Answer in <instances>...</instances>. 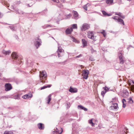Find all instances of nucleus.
<instances>
[{
    "mask_svg": "<svg viewBox=\"0 0 134 134\" xmlns=\"http://www.w3.org/2000/svg\"><path fill=\"white\" fill-rule=\"evenodd\" d=\"M58 56V57H61L63 56L64 53V51L60 46H58V49L57 51Z\"/></svg>",
    "mask_w": 134,
    "mask_h": 134,
    "instance_id": "nucleus-2",
    "label": "nucleus"
},
{
    "mask_svg": "<svg viewBox=\"0 0 134 134\" xmlns=\"http://www.w3.org/2000/svg\"><path fill=\"white\" fill-rule=\"evenodd\" d=\"M120 16L123 19H124L125 18V16L123 15H122V14Z\"/></svg>",
    "mask_w": 134,
    "mask_h": 134,
    "instance_id": "nucleus-43",
    "label": "nucleus"
},
{
    "mask_svg": "<svg viewBox=\"0 0 134 134\" xmlns=\"http://www.w3.org/2000/svg\"><path fill=\"white\" fill-rule=\"evenodd\" d=\"M113 18L115 20H117V21L120 24H122L123 25H124V21L121 19L119 18L118 16H115L113 17Z\"/></svg>",
    "mask_w": 134,
    "mask_h": 134,
    "instance_id": "nucleus-7",
    "label": "nucleus"
},
{
    "mask_svg": "<svg viewBox=\"0 0 134 134\" xmlns=\"http://www.w3.org/2000/svg\"><path fill=\"white\" fill-rule=\"evenodd\" d=\"M13 132L12 131H5L4 134H13Z\"/></svg>",
    "mask_w": 134,
    "mask_h": 134,
    "instance_id": "nucleus-28",
    "label": "nucleus"
},
{
    "mask_svg": "<svg viewBox=\"0 0 134 134\" xmlns=\"http://www.w3.org/2000/svg\"><path fill=\"white\" fill-rule=\"evenodd\" d=\"M27 6H28L29 7H30L31 6H30L29 5V4H27Z\"/></svg>",
    "mask_w": 134,
    "mask_h": 134,
    "instance_id": "nucleus-49",
    "label": "nucleus"
},
{
    "mask_svg": "<svg viewBox=\"0 0 134 134\" xmlns=\"http://www.w3.org/2000/svg\"><path fill=\"white\" fill-rule=\"evenodd\" d=\"M51 27L52 26H51L50 25H47L46 26V27Z\"/></svg>",
    "mask_w": 134,
    "mask_h": 134,
    "instance_id": "nucleus-44",
    "label": "nucleus"
},
{
    "mask_svg": "<svg viewBox=\"0 0 134 134\" xmlns=\"http://www.w3.org/2000/svg\"><path fill=\"white\" fill-rule=\"evenodd\" d=\"M65 16H66L65 19H68L70 18L72 16V14H69L68 15H66Z\"/></svg>",
    "mask_w": 134,
    "mask_h": 134,
    "instance_id": "nucleus-27",
    "label": "nucleus"
},
{
    "mask_svg": "<svg viewBox=\"0 0 134 134\" xmlns=\"http://www.w3.org/2000/svg\"><path fill=\"white\" fill-rule=\"evenodd\" d=\"M123 93V96L124 97H126L128 96L129 93L126 90L124 91Z\"/></svg>",
    "mask_w": 134,
    "mask_h": 134,
    "instance_id": "nucleus-20",
    "label": "nucleus"
},
{
    "mask_svg": "<svg viewBox=\"0 0 134 134\" xmlns=\"http://www.w3.org/2000/svg\"><path fill=\"white\" fill-rule=\"evenodd\" d=\"M11 52V51L10 50L6 51L4 50L2 51V53L5 55H9Z\"/></svg>",
    "mask_w": 134,
    "mask_h": 134,
    "instance_id": "nucleus-17",
    "label": "nucleus"
},
{
    "mask_svg": "<svg viewBox=\"0 0 134 134\" xmlns=\"http://www.w3.org/2000/svg\"><path fill=\"white\" fill-rule=\"evenodd\" d=\"M83 8L86 10L87 11V5H85L83 6Z\"/></svg>",
    "mask_w": 134,
    "mask_h": 134,
    "instance_id": "nucleus-35",
    "label": "nucleus"
},
{
    "mask_svg": "<svg viewBox=\"0 0 134 134\" xmlns=\"http://www.w3.org/2000/svg\"><path fill=\"white\" fill-rule=\"evenodd\" d=\"M120 63L121 64H122L124 63V61L123 60V58H119Z\"/></svg>",
    "mask_w": 134,
    "mask_h": 134,
    "instance_id": "nucleus-32",
    "label": "nucleus"
},
{
    "mask_svg": "<svg viewBox=\"0 0 134 134\" xmlns=\"http://www.w3.org/2000/svg\"><path fill=\"white\" fill-rule=\"evenodd\" d=\"M32 96V94L31 93L29 94H26L23 96V98L25 99L27 98H29L31 97Z\"/></svg>",
    "mask_w": 134,
    "mask_h": 134,
    "instance_id": "nucleus-11",
    "label": "nucleus"
},
{
    "mask_svg": "<svg viewBox=\"0 0 134 134\" xmlns=\"http://www.w3.org/2000/svg\"><path fill=\"white\" fill-rule=\"evenodd\" d=\"M91 51L92 53L96 52L93 49V48H92L91 49Z\"/></svg>",
    "mask_w": 134,
    "mask_h": 134,
    "instance_id": "nucleus-40",
    "label": "nucleus"
},
{
    "mask_svg": "<svg viewBox=\"0 0 134 134\" xmlns=\"http://www.w3.org/2000/svg\"><path fill=\"white\" fill-rule=\"evenodd\" d=\"M111 107L112 108H113L115 109H118V104L117 103L113 104V105L111 106Z\"/></svg>",
    "mask_w": 134,
    "mask_h": 134,
    "instance_id": "nucleus-18",
    "label": "nucleus"
},
{
    "mask_svg": "<svg viewBox=\"0 0 134 134\" xmlns=\"http://www.w3.org/2000/svg\"><path fill=\"white\" fill-rule=\"evenodd\" d=\"M128 102L130 103H133V101L132 99V98L130 97L129 99Z\"/></svg>",
    "mask_w": 134,
    "mask_h": 134,
    "instance_id": "nucleus-30",
    "label": "nucleus"
},
{
    "mask_svg": "<svg viewBox=\"0 0 134 134\" xmlns=\"http://www.w3.org/2000/svg\"><path fill=\"white\" fill-rule=\"evenodd\" d=\"M11 56L13 59H17L18 58V55L15 52H13Z\"/></svg>",
    "mask_w": 134,
    "mask_h": 134,
    "instance_id": "nucleus-15",
    "label": "nucleus"
},
{
    "mask_svg": "<svg viewBox=\"0 0 134 134\" xmlns=\"http://www.w3.org/2000/svg\"><path fill=\"white\" fill-rule=\"evenodd\" d=\"M82 56V55L81 54H80L79 55L76 56L75 58H78L80 57H81Z\"/></svg>",
    "mask_w": 134,
    "mask_h": 134,
    "instance_id": "nucleus-41",
    "label": "nucleus"
},
{
    "mask_svg": "<svg viewBox=\"0 0 134 134\" xmlns=\"http://www.w3.org/2000/svg\"><path fill=\"white\" fill-rule=\"evenodd\" d=\"M89 59V60L91 61H93L94 60V58L91 57H90Z\"/></svg>",
    "mask_w": 134,
    "mask_h": 134,
    "instance_id": "nucleus-39",
    "label": "nucleus"
},
{
    "mask_svg": "<svg viewBox=\"0 0 134 134\" xmlns=\"http://www.w3.org/2000/svg\"><path fill=\"white\" fill-rule=\"evenodd\" d=\"M47 76V73L45 71L43 70L42 71H40V72L39 77L40 80H46Z\"/></svg>",
    "mask_w": 134,
    "mask_h": 134,
    "instance_id": "nucleus-1",
    "label": "nucleus"
},
{
    "mask_svg": "<svg viewBox=\"0 0 134 134\" xmlns=\"http://www.w3.org/2000/svg\"><path fill=\"white\" fill-rule=\"evenodd\" d=\"M122 14L120 13H116L115 14V15H118L120 16L122 15Z\"/></svg>",
    "mask_w": 134,
    "mask_h": 134,
    "instance_id": "nucleus-38",
    "label": "nucleus"
},
{
    "mask_svg": "<svg viewBox=\"0 0 134 134\" xmlns=\"http://www.w3.org/2000/svg\"><path fill=\"white\" fill-rule=\"evenodd\" d=\"M5 90L6 91H9L12 88L11 85L10 83H5Z\"/></svg>",
    "mask_w": 134,
    "mask_h": 134,
    "instance_id": "nucleus-4",
    "label": "nucleus"
},
{
    "mask_svg": "<svg viewBox=\"0 0 134 134\" xmlns=\"http://www.w3.org/2000/svg\"><path fill=\"white\" fill-rule=\"evenodd\" d=\"M72 27L73 29H76L77 28V25L76 24H74L72 25Z\"/></svg>",
    "mask_w": 134,
    "mask_h": 134,
    "instance_id": "nucleus-33",
    "label": "nucleus"
},
{
    "mask_svg": "<svg viewBox=\"0 0 134 134\" xmlns=\"http://www.w3.org/2000/svg\"><path fill=\"white\" fill-rule=\"evenodd\" d=\"M86 5H87V6H89L91 4L90 3H87Z\"/></svg>",
    "mask_w": 134,
    "mask_h": 134,
    "instance_id": "nucleus-45",
    "label": "nucleus"
},
{
    "mask_svg": "<svg viewBox=\"0 0 134 134\" xmlns=\"http://www.w3.org/2000/svg\"><path fill=\"white\" fill-rule=\"evenodd\" d=\"M2 97H3H3H5V98H7V97H2Z\"/></svg>",
    "mask_w": 134,
    "mask_h": 134,
    "instance_id": "nucleus-50",
    "label": "nucleus"
},
{
    "mask_svg": "<svg viewBox=\"0 0 134 134\" xmlns=\"http://www.w3.org/2000/svg\"><path fill=\"white\" fill-rule=\"evenodd\" d=\"M89 123L93 127L94 126L95 124L92 122V119H91L89 120Z\"/></svg>",
    "mask_w": 134,
    "mask_h": 134,
    "instance_id": "nucleus-25",
    "label": "nucleus"
},
{
    "mask_svg": "<svg viewBox=\"0 0 134 134\" xmlns=\"http://www.w3.org/2000/svg\"><path fill=\"white\" fill-rule=\"evenodd\" d=\"M51 86H52V85H47L46 86H44L41 87V90L47 88H50Z\"/></svg>",
    "mask_w": 134,
    "mask_h": 134,
    "instance_id": "nucleus-24",
    "label": "nucleus"
},
{
    "mask_svg": "<svg viewBox=\"0 0 134 134\" xmlns=\"http://www.w3.org/2000/svg\"><path fill=\"white\" fill-rule=\"evenodd\" d=\"M78 107L80 109L83 110L85 111H87V109L86 108L82 105H78Z\"/></svg>",
    "mask_w": 134,
    "mask_h": 134,
    "instance_id": "nucleus-23",
    "label": "nucleus"
},
{
    "mask_svg": "<svg viewBox=\"0 0 134 134\" xmlns=\"http://www.w3.org/2000/svg\"><path fill=\"white\" fill-rule=\"evenodd\" d=\"M101 33L103 35L104 37H105L106 36V33L105 32V30H103V31L101 32Z\"/></svg>",
    "mask_w": 134,
    "mask_h": 134,
    "instance_id": "nucleus-36",
    "label": "nucleus"
},
{
    "mask_svg": "<svg viewBox=\"0 0 134 134\" xmlns=\"http://www.w3.org/2000/svg\"><path fill=\"white\" fill-rule=\"evenodd\" d=\"M76 41V40L75 38H73V41L75 42Z\"/></svg>",
    "mask_w": 134,
    "mask_h": 134,
    "instance_id": "nucleus-46",
    "label": "nucleus"
},
{
    "mask_svg": "<svg viewBox=\"0 0 134 134\" xmlns=\"http://www.w3.org/2000/svg\"><path fill=\"white\" fill-rule=\"evenodd\" d=\"M41 41L40 40L39 41H37L35 42V45L36 48H38L39 46L41 45Z\"/></svg>",
    "mask_w": 134,
    "mask_h": 134,
    "instance_id": "nucleus-13",
    "label": "nucleus"
},
{
    "mask_svg": "<svg viewBox=\"0 0 134 134\" xmlns=\"http://www.w3.org/2000/svg\"><path fill=\"white\" fill-rule=\"evenodd\" d=\"M72 13L73 14V15L74 18L75 19H77L78 18L79 14L76 11L73 10Z\"/></svg>",
    "mask_w": 134,
    "mask_h": 134,
    "instance_id": "nucleus-9",
    "label": "nucleus"
},
{
    "mask_svg": "<svg viewBox=\"0 0 134 134\" xmlns=\"http://www.w3.org/2000/svg\"><path fill=\"white\" fill-rule=\"evenodd\" d=\"M65 0H61V1L62 2H64L65 1Z\"/></svg>",
    "mask_w": 134,
    "mask_h": 134,
    "instance_id": "nucleus-48",
    "label": "nucleus"
},
{
    "mask_svg": "<svg viewBox=\"0 0 134 134\" xmlns=\"http://www.w3.org/2000/svg\"><path fill=\"white\" fill-rule=\"evenodd\" d=\"M3 16V14L0 12V18H2Z\"/></svg>",
    "mask_w": 134,
    "mask_h": 134,
    "instance_id": "nucleus-42",
    "label": "nucleus"
},
{
    "mask_svg": "<svg viewBox=\"0 0 134 134\" xmlns=\"http://www.w3.org/2000/svg\"><path fill=\"white\" fill-rule=\"evenodd\" d=\"M72 31V28L71 27L70 28L67 29L65 31V32L67 34H70Z\"/></svg>",
    "mask_w": 134,
    "mask_h": 134,
    "instance_id": "nucleus-14",
    "label": "nucleus"
},
{
    "mask_svg": "<svg viewBox=\"0 0 134 134\" xmlns=\"http://www.w3.org/2000/svg\"><path fill=\"white\" fill-rule=\"evenodd\" d=\"M90 27V24L87 23H84L81 27V30L82 31H85L89 29Z\"/></svg>",
    "mask_w": 134,
    "mask_h": 134,
    "instance_id": "nucleus-3",
    "label": "nucleus"
},
{
    "mask_svg": "<svg viewBox=\"0 0 134 134\" xmlns=\"http://www.w3.org/2000/svg\"><path fill=\"white\" fill-rule=\"evenodd\" d=\"M106 3L108 4L111 5L113 2V0H106Z\"/></svg>",
    "mask_w": 134,
    "mask_h": 134,
    "instance_id": "nucleus-21",
    "label": "nucleus"
},
{
    "mask_svg": "<svg viewBox=\"0 0 134 134\" xmlns=\"http://www.w3.org/2000/svg\"><path fill=\"white\" fill-rule=\"evenodd\" d=\"M69 91L71 93H76L77 92V89L76 88H72L70 87Z\"/></svg>",
    "mask_w": 134,
    "mask_h": 134,
    "instance_id": "nucleus-10",
    "label": "nucleus"
},
{
    "mask_svg": "<svg viewBox=\"0 0 134 134\" xmlns=\"http://www.w3.org/2000/svg\"><path fill=\"white\" fill-rule=\"evenodd\" d=\"M37 126L38 129L40 130H43L44 128V125L41 123L38 124H37Z\"/></svg>",
    "mask_w": 134,
    "mask_h": 134,
    "instance_id": "nucleus-12",
    "label": "nucleus"
},
{
    "mask_svg": "<svg viewBox=\"0 0 134 134\" xmlns=\"http://www.w3.org/2000/svg\"><path fill=\"white\" fill-rule=\"evenodd\" d=\"M103 89L106 92L109 91V88H108L107 87L105 86V87H103Z\"/></svg>",
    "mask_w": 134,
    "mask_h": 134,
    "instance_id": "nucleus-31",
    "label": "nucleus"
},
{
    "mask_svg": "<svg viewBox=\"0 0 134 134\" xmlns=\"http://www.w3.org/2000/svg\"><path fill=\"white\" fill-rule=\"evenodd\" d=\"M127 130L126 129H124V131L125 133H126V132H127Z\"/></svg>",
    "mask_w": 134,
    "mask_h": 134,
    "instance_id": "nucleus-47",
    "label": "nucleus"
},
{
    "mask_svg": "<svg viewBox=\"0 0 134 134\" xmlns=\"http://www.w3.org/2000/svg\"><path fill=\"white\" fill-rule=\"evenodd\" d=\"M118 56L119 59L122 58V57H123V56L122 55V54L121 53H119Z\"/></svg>",
    "mask_w": 134,
    "mask_h": 134,
    "instance_id": "nucleus-37",
    "label": "nucleus"
},
{
    "mask_svg": "<svg viewBox=\"0 0 134 134\" xmlns=\"http://www.w3.org/2000/svg\"><path fill=\"white\" fill-rule=\"evenodd\" d=\"M63 131V130L62 128L59 127L58 129L57 128L55 131H53V132H55L56 134H61Z\"/></svg>",
    "mask_w": 134,
    "mask_h": 134,
    "instance_id": "nucleus-8",
    "label": "nucleus"
},
{
    "mask_svg": "<svg viewBox=\"0 0 134 134\" xmlns=\"http://www.w3.org/2000/svg\"><path fill=\"white\" fill-rule=\"evenodd\" d=\"M106 92L104 90L103 91H102L101 94L102 95L103 97L104 96V94H105Z\"/></svg>",
    "mask_w": 134,
    "mask_h": 134,
    "instance_id": "nucleus-34",
    "label": "nucleus"
},
{
    "mask_svg": "<svg viewBox=\"0 0 134 134\" xmlns=\"http://www.w3.org/2000/svg\"><path fill=\"white\" fill-rule=\"evenodd\" d=\"M131 81H132V83L133 84H134V81L133 80H131ZM131 89L132 91L133 92H134V84L133 85H132L131 87Z\"/></svg>",
    "mask_w": 134,
    "mask_h": 134,
    "instance_id": "nucleus-29",
    "label": "nucleus"
},
{
    "mask_svg": "<svg viewBox=\"0 0 134 134\" xmlns=\"http://www.w3.org/2000/svg\"><path fill=\"white\" fill-rule=\"evenodd\" d=\"M89 72L88 70H84L83 71L82 75L84 78L85 79H87Z\"/></svg>",
    "mask_w": 134,
    "mask_h": 134,
    "instance_id": "nucleus-6",
    "label": "nucleus"
},
{
    "mask_svg": "<svg viewBox=\"0 0 134 134\" xmlns=\"http://www.w3.org/2000/svg\"><path fill=\"white\" fill-rule=\"evenodd\" d=\"M88 37L92 40H94L95 38V37L94 36V34L92 31H89L87 34Z\"/></svg>",
    "mask_w": 134,
    "mask_h": 134,
    "instance_id": "nucleus-5",
    "label": "nucleus"
},
{
    "mask_svg": "<svg viewBox=\"0 0 134 134\" xmlns=\"http://www.w3.org/2000/svg\"><path fill=\"white\" fill-rule=\"evenodd\" d=\"M82 44L83 47L86 46L87 45V42L86 40L84 39H82Z\"/></svg>",
    "mask_w": 134,
    "mask_h": 134,
    "instance_id": "nucleus-19",
    "label": "nucleus"
},
{
    "mask_svg": "<svg viewBox=\"0 0 134 134\" xmlns=\"http://www.w3.org/2000/svg\"><path fill=\"white\" fill-rule=\"evenodd\" d=\"M102 12L103 14L105 16H109L111 15V14H108L105 11L103 10L102 11Z\"/></svg>",
    "mask_w": 134,
    "mask_h": 134,
    "instance_id": "nucleus-22",
    "label": "nucleus"
},
{
    "mask_svg": "<svg viewBox=\"0 0 134 134\" xmlns=\"http://www.w3.org/2000/svg\"><path fill=\"white\" fill-rule=\"evenodd\" d=\"M52 94H50L46 98V99L47 100V103L48 104H49L51 101V96H52Z\"/></svg>",
    "mask_w": 134,
    "mask_h": 134,
    "instance_id": "nucleus-16",
    "label": "nucleus"
},
{
    "mask_svg": "<svg viewBox=\"0 0 134 134\" xmlns=\"http://www.w3.org/2000/svg\"><path fill=\"white\" fill-rule=\"evenodd\" d=\"M122 102L123 103V107L124 108H125L126 107V104H125L126 101L125 99H123L122 100Z\"/></svg>",
    "mask_w": 134,
    "mask_h": 134,
    "instance_id": "nucleus-26",
    "label": "nucleus"
}]
</instances>
